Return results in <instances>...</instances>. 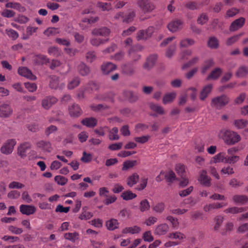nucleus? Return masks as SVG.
Instances as JSON below:
<instances>
[{
	"label": "nucleus",
	"instance_id": "680f3d73",
	"mask_svg": "<svg viewBox=\"0 0 248 248\" xmlns=\"http://www.w3.org/2000/svg\"><path fill=\"white\" fill-rule=\"evenodd\" d=\"M105 129H108V127L107 126H101L98 128L94 129L93 132L99 136H104L105 135Z\"/></svg>",
	"mask_w": 248,
	"mask_h": 248
},
{
	"label": "nucleus",
	"instance_id": "c756f323",
	"mask_svg": "<svg viewBox=\"0 0 248 248\" xmlns=\"http://www.w3.org/2000/svg\"><path fill=\"white\" fill-rule=\"evenodd\" d=\"M6 8H13L15 10H18L19 12H24L25 10V8L22 6L18 2H9L5 4Z\"/></svg>",
	"mask_w": 248,
	"mask_h": 248
},
{
	"label": "nucleus",
	"instance_id": "09e8293b",
	"mask_svg": "<svg viewBox=\"0 0 248 248\" xmlns=\"http://www.w3.org/2000/svg\"><path fill=\"white\" fill-rule=\"evenodd\" d=\"M137 164L136 160H128L123 163L122 168L123 170H127L129 169L132 168Z\"/></svg>",
	"mask_w": 248,
	"mask_h": 248
},
{
	"label": "nucleus",
	"instance_id": "4c0bfd02",
	"mask_svg": "<svg viewBox=\"0 0 248 248\" xmlns=\"http://www.w3.org/2000/svg\"><path fill=\"white\" fill-rule=\"evenodd\" d=\"M141 231V228L137 226H134L133 227H126L123 229L122 232L123 233H129L131 234L138 233Z\"/></svg>",
	"mask_w": 248,
	"mask_h": 248
},
{
	"label": "nucleus",
	"instance_id": "4d7b16f0",
	"mask_svg": "<svg viewBox=\"0 0 248 248\" xmlns=\"http://www.w3.org/2000/svg\"><path fill=\"white\" fill-rule=\"evenodd\" d=\"M208 45L209 47L212 48H217L218 46L217 39L215 37H211L208 42Z\"/></svg>",
	"mask_w": 248,
	"mask_h": 248
},
{
	"label": "nucleus",
	"instance_id": "37998d69",
	"mask_svg": "<svg viewBox=\"0 0 248 248\" xmlns=\"http://www.w3.org/2000/svg\"><path fill=\"white\" fill-rule=\"evenodd\" d=\"M248 73V68L245 66L239 67L236 73V76L239 78L245 77Z\"/></svg>",
	"mask_w": 248,
	"mask_h": 248
},
{
	"label": "nucleus",
	"instance_id": "69168bd1",
	"mask_svg": "<svg viewBox=\"0 0 248 248\" xmlns=\"http://www.w3.org/2000/svg\"><path fill=\"white\" fill-rule=\"evenodd\" d=\"M168 237L170 238L178 239L180 240L185 238V235L180 232H175L170 233Z\"/></svg>",
	"mask_w": 248,
	"mask_h": 248
},
{
	"label": "nucleus",
	"instance_id": "a878e982",
	"mask_svg": "<svg viewBox=\"0 0 248 248\" xmlns=\"http://www.w3.org/2000/svg\"><path fill=\"white\" fill-rule=\"evenodd\" d=\"M98 36H95L91 39L90 42L92 45L95 46H98L107 42L109 40L108 38L103 39L99 38Z\"/></svg>",
	"mask_w": 248,
	"mask_h": 248
},
{
	"label": "nucleus",
	"instance_id": "9d476101",
	"mask_svg": "<svg viewBox=\"0 0 248 248\" xmlns=\"http://www.w3.org/2000/svg\"><path fill=\"white\" fill-rule=\"evenodd\" d=\"M183 22L181 20L176 19L169 23L167 27L170 31L174 32L181 30L183 28Z\"/></svg>",
	"mask_w": 248,
	"mask_h": 248
},
{
	"label": "nucleus",
	"instance_id": "bf43d9fd",
	"mask_svg": "<svg viewBox=\"0 0 248 248\" xmlns=\"http://www.w3.org/2000/svg\"><path fill=\"white\" fill-rule=\"evenodd\" d=\"M54 180L58 185L61 186H64L67 182V179L61 175L56 176Z\"/></svg>",
	"mask_w": 248,
	"mask_h": 248
},
{
	"label": "nucleus",
	"instance_id": "bb28decb",
	"mask_svg": "<svg viewBox=\"0 0 248 248\" xmlns=\"http://www.w3.org/2000/svg\"><path fill=\"white\" fill-rule=\"evenodd\" d=\"M227 156L226 153L224 152L218 153L213 157L212 162L215 163L219 162H224L226 163Z\"/></svg>",
	"mask_w": 248,
	"mask_h": 248
},
{
	"label": "nucleus",
	"instance_id": "f03ea898",
	"mask_svg": "<svg viewBox=\"0 0 248 248\" xmlns=\"http://www.w3.org/2000/svg\"><path fill=\"white\" fill-rule=\"evenodd\" d=\"M229 101L230 98L227 95L222 94L213 98L212 99L211 105L217 109H220L226 106Z\"/></svg>",
	"mask_w": 248,
	"mask_h": 248
},
{
	"label": "nucleus",
	"instance_id": "4468645a",
	"mask_svg": "<svg viewBox=\"0 0 248 248\" xmlns=\"http://www.w3.org/2000/svg\"><path fill=\"white\" fill-rule=\"evenodd\" d=\"M245 22V19L241 17L233 21L230 26V31H234L242 28Z\"/></svg>",
	"mask_w": 248,
	"mask_h": 248
},
{
	"label": "nucleus",
	"instance_id": "774afa93",
	"mask_svg": "<svg viewBox=\"0 0 248 248\" xmlns=\"http://www.w3.org/2000/svg\"><path fill=\"white\" fill-rule=\"evenodd\" d=\"M16 13L14 11L5 9L1 13V15L5 17L11 18L15 16Z\"/></svg>",
	"mask_w": 248,
	"mask_h": 248
},
{
	"label": "nucleus",
	"instance_id": "e2e57ef3",
	"mask_svg": "<svg viewBox=\"0 0 248 248\" xmlns=\"http://www.w3.org/2000/svg\"><path fill=\"white\" fill-rule=\"evenodd\" d=\"M1 239L5 241H8L10 243H14L15 242L19 241V238L17 236H10V235H4Z\"/></svg>",
	"mask_w": 248,
	"mask_h": 248
},
{
	"label": "nucleus",
	"instance_id": "7ed1b4c3",
	"mask_svg": "<svg viewBox=\"0 0 248 248\" xmlns=\"http://www.w3.org/2000/svg\"><path fill=\"white\" fill-rule=\"evenodd\" d=\"M137 4L144 14L152 12L155 7L154 3L150 0H138Z\"/></svg>",
	"mask_w": 248,
	"mask_h": 248
},
{
	"label": "nucleus",
	"instance_id": "9b49d317",
	"mask_svg": "<svg viewBox=\"0 0 248 248\" xmlns=\"http://www.w3.org/2000/svg\"><path fill=\"white\" fill-rule=\"evenodd\" d=\"M58 101V99L51 96L45 97L42 101V106L45 109H49L52 105L55 104Z\"/></svg>",
	"mask_w": 248,
	"mask_h": 248
},
{
	"label": "nucleus",
	"instance_id": "ddd939ff",
	"mask_svg": "<svg viewBox=\"0 0 248 248\" xmlns=\"http://www.w3.org/2000/svg\"><path fill=\"white\" fill-rule=\"evenodd\" d=\"M18 73L20 76L25 77L31 80H35L36 77L31 71L26 67H20L18 69Z\"/></svg>",
	"mask_w": 248,
	"mask_h": 248
},
{
	"label": "nucleus",
	"instance_id": "2eb2a0df",
	"mask_svg": "<svg viewBox=\"0 0 248 248\" xmlns=\"http://www.w3.org/2000/svg\"><path fill=\"white\" fill-rule=\"evenodd\" d=\"M50 78L49 85L51 89H57L59 88L62 90L64 87L65 84L64 83H62L59 84V79L58 77L52 76L50 77Z\"/></svg>",
	"mask_w": 248,
	"mask_h": 248
},
{
	"label": "nucleus",
	"instance_id": "5701e85b",
	"mask_svg": "<svg viewBox=\"0 0 248 248\" xmlns=\"http://www.w3.org/2000/svg\"><path fill=\"white\" fill-rule=\"evenodd\" d=\"M227 204V203H224L223 202L213 203L205 205L203 207V210L205 212H209L213 209L221 208L223 206H226Z\"/></svg>",
	"mask_w": 248,
	"mask_h": 248
},
{
	"label": "nucleus",
	"instance_id": "423d86ee",
	"mask_svg": "<svg viewBox=\"0 0 248 248\" xmlns=\"http://www.w3.org/2000/svg\"><path fill=\"white\" fill-rule=\"evenodd\" d=\"M156 60V55L153 54L149 56L143 64V68L146 71H149L154 67Z\"/></svg>",
	"mask_w": 248,
	"mask_h": 248
},
{
	"label": "nucleus",
	"instance_id": "a18cd8bd",
	"mask_svg": "<svg viewBox=\"0 0 248 248\" xmlns=\"http://www.w3.org/2000/svg\"><path fill=\"white\" fill-rule=\"evenodd\" d=\"M97 6L103 11H108L111 9V4L110 3L98 2Z\"/></svg>",
	"mask_w": 248,
	"mask_h": 248
},
{
	"label": "nucleus",
	"instance_id": "0e129e2a",
	"mask_svg": "<svg viewBox=\"0 0 248 248\" xmlns=\"http://www.w3.org/2000/svg\"><path fill=\"white\" fill-rule=\"evenodd\" d=\"M149 38L145 30H140L137 33V39L138 41L146 40Z\"/></svg>",
	"mask_w": 248,
	"mask_h": 248
},
{
	"label": "nucleus",
	"instance_id": "8fccbe9b",
	"mask_svg": "<svg viewBox=\"0 0 248 248\" xmlns=\"http://www.w3.org/2000/svg\"><path fill=\"white\" fill-rule=\"evenodd\" d=\"M150 107L153 111L159 114H163L164 113L163 108L160 106L152 103L150 104Z\"/></svg>",
	"mask_w": 248,
	"mask_h": 248
},
{
	"label": "nucleus",
	"instance_id": "f257e3e1",
	"mask_svg": "<svg viewBox=\"0 0 248 248\" xmlns=\"http://www.w3.org/2000/svg\"><path fill=\"white\" fill-rule=\"evenodd\" d=\"M219 136L228 144H234L241 140L240 136L236 132L230 131H221Z\"/></svg>",
	"mask_w": 248,
	"mask_h": 248
},
{
	"label": "nucleus",
	"instance_id": "a211bd4d",
	"mask_svg": "<svg viewBox=\"0 0 248 248\" xmlns=\"http://www.w3.org/2000/svg\"><path fill=\"white\" fill-rule=\"evenodd\" d=\"M116 65L110 62H104L101 65V70L104 74H108L116 69Z\"/></svg>",
	"mask_w": 248,
	"mask_h": 248
},
{
	"label": "nucleus",
	"instance_id": "412c9836",
	"mask_svg": "<svg viewBox=\"0 0 248 248\" xmlns=\"http://www.w3.org/2000/svg\"><path fill=\"white\" fill-rule=\"evenodd\" d=\"M33 61L38 65H42L49 62V60L47 57L44 55H37L33 57Z\"/></svg>",
	"mask_w": 248,
	"mask_h": 248
},
{
	"label": "nucleus",
	"instance_id": "72a5a7b5",
	"mask_svg": "<svg viewBox=\"0 0 248 248\" xmlns=\"http://www.w3.org/2000/svg\"><path fill=\"white\" fill-rule=\"evenodd\" d=\"M214 64L213 60L210 59L204 61L202 68V73L204 74Z\"/></svg>",
	"mask_w": 248,
	"mask_h": 248
},
{
	"label": "nucleus",
	"instance_id": "a19ab883",
	"mask_svg": "<svg viewBox=\"0 0 248 248\" xmlns=\"http://www.w3.org/2000/svg\"><path fill=\"white\" fill-rule=\"evenodd\" d=\"M195 43V41L193 39L185 38L182 39L180 43L181 47H187L192 46Z\"/></svg>",
	"mask_w": 248,
	"mask_h": 248
},
{
	"label": "nucleus",
	"instance_id": "6ab92c4d",
	"mask_svg": "<svg viewBox=\"0 0 248 248\" xmlns=\"http://www.w3.org/2000/svg\"><path fill=\"white\" fill-rule=\"evenodd\" d=\"M81 124L88 127L93 128L97 124V120L93 117L85 118L81 122Z\"/></svg>",
	"mask_w": 248,
	"mask_h": 248
},
{
	"label": "nucleus",
	"instance_id": "13d9d810",
	"mask_svg": "<svg viewBox=\"0 0 248 248\" xmlns=\"http://www.w3.org/2000/svg\"><path fill=\"white\" fill-rule=\"evenodd\" d=\"M165 177L167 182L171 183L175 180L176 175L173 171L170 170L165 174Z\"/></svg>",
	"mask_w": 248,
	"mask_h": 248
},
{
	"label": "nucleus",
	"instance_id": "b1692460",
	"mask_svg": "<svg viewBox=\"0 0 248 248\" xmlns=\"http://www.w3.org/2000/svg\"><path fill=\"white\" fill-rule=\"evenodd\" d=\"M169 229V226L167 224H161L156 227L155 233L158 235H164L168 232Z\"/></svg>",
	"mask_w": 248,
	"mask_h": 248
},
{
	"label": "nucleus",
	"instance_id": "ea45409f",
	"mask_svg": "<svg viewBox=\"0 0 248 248\" xmlns=\"http://www.w3.org/2000/svg\"><path fill=\"white\" fill-rule=\"evenodd\" d=\"M176 97V93L174 92L166 94L163 98V103L167 104L171 102Z\"/></svg>",
	"mask_w": 248,
	"mask_h": 248
},
{
	"label": "nucleus",
	"instance_id": "f704fd0d",
	"mask_svg": "<svg viewBox=\"0 0 248 248\" xmlns=\"http://www.w3.org/2000/svg\"><path fill=\"white\" fill-rule=\"evenodd\" d=\"M106 226L108 230L113 231L118 228L119 222L117 219L112 218L106 222Z\"/></svg>",
	"mask_w": 248,
	"mask_h": 248
},
{
	"label": "nucleus",
	"instance_id": "2f4dec72",
	"mask_svg": "<svg viewBox=\"0 0 248 248\" xmlns=\"http://www.w3.org/2000/svg\"><path fill=\"white\" fill-rule=\"evenodd\" d=\"M118 128L116 127H113L108 131V138L110 140H118L120 137L118 135Z\"/></svg>",
	"mask_w": 248,
	"mask_h": 248
},
{
	"label": "nucleus",
	"instance_id": "3c124183",
	"mask_svg": "<svg viewBox=\"0 0 248 248\" xmlns=\"http://www.w3.org/2000/svg\"><path fill=\"white\" fill-rule=\"evenodd\" d=\"M175 170L177 173L180 176L186 175V172L185 171V166L184 165L178 164L176 165L175 167Z\"/></svg>",
	"mask_w": 248,
	"mask_h": 248
},
{
	"label": "nucleus",
	"instance_id": "603ef678",
	"mask_svg": "<svg viewBox=\"0 0 248 248\" xmlns=\"http://www.w3.org/2000/svg\"><path fill=\"white\" fill-rule=\"evenodd\" d=\"M5 32L9 37L13 40H16L18 37L17 32L12 29H7Z\"/></svg>",
	"mask_w": 248,
	"mask_h": 248
},
{
	"label": "nucleus",
	"instance_id": "aec40b11",
	"mask_svg": "<svg viewBox=\"0 0 248 248\" xmlns=\"http://www.w3.org/2000/svg\"><path fill=\"white\" fill-rule=\"evenodd\" d=\"M78 73L82 76H86L90 72V67L83 62H80L77 66Z\"/></svg>",
	"mask_w": 248,
	"mask_h": 248
},
{
	"label": "nucleus",
	"instance_id": "c03bdc74",
	"mask_svg": "<svg viewBox=\"0 0 248 248\" xmlns=\"http://www.w3.org/2000/svg\"><path fill=\"white\" fill-rule=\"evenodd\" d=\"M122 72L127 75H132L135 73V69L133 67L125 64L122 66Z\"/></svg>",
	"mask_w": 248,
	"mask_h": 248
},
{
	"label": "nucleus",
	"instance_id": "393cba45",
	"mask_svg": "<svg viewBox=\"0 0 248 248\" xmlns=\"http://www.w3.org/2000/svg\"><path fill=\"white\" fill-rule=\"evenodd\" d=\"M232 200L237 204L243 205L248 202V197L245 195H235L232 197Z\"/></svg>",
	"mask_w": 248,
	"mask_h": 248
},
{
	"label": "nucleus",
	"instance_id": "864d4df0",
	"mask_svg": "<svg viewBox=\"0 0 248 248\" xmlns=\"http://www.w3.org/2000/svg\"><path fill=\"white\" fill-rule=\"evenodd\" d=\"M239 12V10L236 8H232L226 11L225 17L227 18L232 17L237 14Z\"/></svg>",
	"mask_w": 248,
	"mask_h": 248
},
{
	"label": "nucleus",
	"instance_id": "39448f33",
	"mask_svg": "<svg viewBox=\"0 0 248 248\" xmlns=\"http://www.w3.org/2000/svg\"><path fill=\"white\" fill-rule=\"evenodd\" d=\"M16 141L14 139L7 140L0 148L1 152L5 155H9L12 153L14 146L16 144Z\"/></svg>",
	"mask_w": 248,
	"mask_h": 248
},
{
	"label": "nucleus",
	"instance_id": "338daca9",
	"mask_svg": "<svg viewBox=\"0 0 248 248\" xmlns=\"http://www.w3.org/2000/svg\"><path fill=\"white\" fill-rule=\"evenodd\" d=\"M150 138V136L146 135V136H143L141 137H135L134 138V140L137 142L143 144V143H145L146 142H147Z\"/></svg>",
	"mask_w": 248,
	"mask_h": 248
},
{
	"label": "nucleus",
	"instance_id": "f3484780",
	"mask_svg": "<svg viewBox=\"0 0 248 248\" xmlns=\"http://www.w3.org/2000/svg\"><path fill=\"white\" fill-rule=\"evenodd\" d=\"M31 148V144L29 142H27L21 144L18 148V155L22 158L25 157Z\"/></svg>",
	"mask_w": 248,
	"mask_h": 248
},
{
	"label": "nucleus",
	"instance_id": "58836bf2",
	"mask_svg": "<svg viewBox=\"0 0 248 248\" xmlns=\"http://www.w3.org/2000/svg\"><path fill=\"white\" fill-rule=\"evenodd\" d=\"M233 124L238 129H243L248 124V121L244 119H238L234 121Z\"/></svg>",
	"mask_w": 248,
	"mask_h": 248
},
{
	"label": "nucleus",
	"instance_id": "0eeeda50",
	"mask_svg": "<svg viewBox=\"0 0 248 248\" xmlns=\"http://www.w3.org/2000/svg\"><path fill=\"white\" fill-rule=\"evenodd\" d=\"M206 170H202L199 172L198 181L204 186L209 187L211 186V178L207 175Z\"/></svg>",
	"mask_w": 248,
	"mask_h": 248
},
{
	"label": "nucleus",
	"instance_id": "79ce46f5",
	"mask_svg": "<svg viewBox=\"0 0 248 248\" xmlns=\"http://www.w3.org/2000/svg\"><path fill=\"white\" fill-rule=\"evenodd\" d=\"M80 79L78 77H76L70 81L67 84V88L69 90H72L78 86L80 83Z\"/></svg>",
	"mask_w": 248,
	"mask_h": 248
},
{
	"label": "nucleus",
	"instance_id": "20e7f679",
	"mask_svg": "<svg viewBox=\"0 0 248 248\" xmlns=\"http://www.w3.org/2000/svg\"><path fill=\"white\" fill-rule=\"evenodd\" d=\"M13 113V109L11 104L8 102H3L0 104V117L8 118L11 117Z\"/></svg>",
	"mask_w": 248,
	"mask_h": 248
},
{
	"label": "nucleus",
	"instance_id": "6e6d98bb",
	"mask_svg": "<svg viewBox=\"0 0 248 248\" xmlns=\"http://www.w3.org/2000/svg\"><path fill=\"white\" fill-rule=\"evenodd\" d=\"M199 60V57H194L191 60H190L189 62H188L187 63H185L182 68L183 69H186L188 67L194 65V64L196 63Z\"/></svg>",
	"mask_w": 248,
	"mask_h": 248
},
{
	"label": "nucleus",
	"instance_id": "e433bc0d",
	"mask_svg": "<svg viewBox=\"0 0 248 248\" xmlns=\"http://www.w3.org/2000/svg\"><path fill=\"white\" fill-rule=\"evenodd\" d=\"M121 197L125 201L131 200L137 197V195L130 190L124 191L121 194Z\"/></svg>",
	"mask_w": 248,
	"mask_h": 248
},
{
	"label": "nucleus",
	"instance_id": "dca6fc26",
	"mask_svg": "<svg viewBox=\"0 0 248 248\" xmlns=\"http://www.w3.org/2000/svg\"><path fill=\"white\" fill-rule=\"evenodd\" d=\"M19 210L22 214L29 216L35 212L36 208L31 205L21 204L20 205Z\"/></svg>",
	"mask_w": 248,
	"mask_h": 248
},
{
	"label": "nucleus",
	"instance_id": "c85d7f7f",
	"mask_svg": "<svg viewBox=\"0 0 248 248\" xmlns=\"http://www.w3.org/2000/svg\"><path fill=\"white\" fill-rule=\"evenodd\" d=\"M136 46H132L128 51V54L133 62H137L141 58V55L136 52Z\"/></svg>",
	"mask_w": 248,
	"mask_h": 248
},
{
	"label": "nucleus",
	"instance_id": "cd10ccee",
	"mask_svg": "<svg viewBox=\"0 0 248 248\" xmlns=\"http://www.w3.org/2000/svg\"><path fill=\"white\" fill-rule=\"evenodd\" d=\"M140 179L139 175L136 173H133L131 175L129 176L126 181L127 185L129 187L133 186L134 185L136 184L139 181Z\"/></svg>",
	"mask_w": 248,
	"mask_h": 248
},
{
	"label": "nucleus",
	"instance_id": "c9c22d12",
	"mask_svg": "<svg viewBox=\"0 0 248 248\" xmlns=\"http://www.w3.org/2000/svg\"><path fill=\"white\" fill-rule=\"evenodd\" d=\"M79 233L77 232H67L64 234V238L72 242H75L79 239Z\"/></svg>",
	"mask_w": 248,
	"mask_h": 248
},
{
	"label": "nucleus",
	"instance_id": "7c9ffc66",
	"mask_svg": "<svg viewBox=\"0 0 248 248\" xmlns=\"http://www.w3.org/2000/svg\"><path fill=\"white\" fill-rule=\"evenodd\" d=\"M221 73V69L220 68H216L207 76L206 80L217 79L219 78Z\"/></svg>",
	"mask_w": 248,
	"mask_h": 248
},
{
	"label": "nucleus",
	"instance_id": "473e14b6",
	"mask_svg": "<svg viewBox=\"0 0 248 248\" xmlns=\"http://www.w3.org/2000/svg\"><path fill=\"white\" fill-rule=\"evenodd\" d=\"M248 208L247 207H232L231 208H228L225 209L224 212L225 213H231V214H237L242 213L244 211H247Z\"/></svg>",
	"mask_w": 248,
	"mask_h": 248
},
{
	"label": "nucleus",
	"instance_id": "49530a36",
	"mask_svg": "<svg viewBox=\"0 0 248 248\" xmlns=\"http://www.w3.org/2000/svg\"><path fill=\"white\" fill-rule=\"evenodd\" d=\"M48 53L53 56L58 57L61 55V50L56 46H50L48 48Z\"/></svg>",
	"mask_w": 248,
	"mask_h": 248
},
{
	"label": "nucleus",
	"instance_id": "052dcab7",
	"mask_svg": "<svg viewBox=\"0 0 248 248\" xmlns=\"http://www.w3.org/2000/svg\"><path fill=\"white\" fill-rule=\"evenodd\" d=\"M243 33H240L237 35H234L229 38L226 41V44L228 46H231L233 43H235L239 40V38L241 36Z\"/></svg>",
	"mask_w": 248,
	"mask_h": 248
},
{
	"label": "nucleus",
	"instance_id": "4be33fe9",
	"mask_svg": "<svg viewBox=\"0 0 248 248\" xmlns=\"http://www.w3.org/2000/svg\"><path fill=\"white\" fill-rule=\"evenodd\" d=\"M213 88L212 84H209L205 86L201 91L200 94V99L203 101L208 96Z\"/></svg>",
	"mask_w": 248,
	"mask_h": 248
},
{
	"label": "nucleus",
	"instance_id": "de8ad7c7",
	"mask_svg": "<svg viewBox=\"0 0 248 248\" xmlns=\"http://www.w3.org/2000/svg\"><path fill=\"white\" fill-rule=\"evenodd\" d=\"M150 205L149 202L146 199L141 201L140 204L139 209L141 212H144L148 210L150 208Z\"/></svg>",
	"mask_w": 248,
	"mask_h": 248
},
{
	"label": "nucleus",
	"instance_id": "6e6552de",
	"mask_svg": "<svg viewBox=\"0 0 248 248\" xmlns=\"http://www.w3.org/2000/svg\"><path fill=\"white\" fill-rule=\"evenodd\" d=\"M92 33L94 36H100L104 37L103 39L108 38L110 33V30L107 27H101L93 29Z\"/></svg>",
	"mask_w": 248,
	"mask_h": 248
},
{
	"label": "nucleus",
	"instance_id": "1a4fd4ad",
	"mask_svg": "<svg viewBox=\"0 0 248 248\" xmlns=\"http://www.w3.org/2000/svg\"><path fill=\"white\" fill-rule=\"evenodd\" d=\"M36 145L37 148L43 152L50 153L53 150L51 143L49 141L41 140L38 141Z\"/></svg>",
	"mask_w": 248,
	"mask_h": 248
},
{
	"label": "nucleus",
	"instance_id": "5fc2aeb1",
	"mask_svg": "<svg viewBox=\"0 0 248 248\" xmlns=\"http://www.w3.org/2000/svg\"><path fill=\"white\" fill-rule=\"evenodd\" d=\"M92 110L95 112H97L101 111L102 110L108 109V107L107 105H103V104H98V105H94L93 104L91 105L90 106Z\"/></svg>",
	"mask_w": 248,
	"mask_h": 248
},
{
	"label": "nucleus",
	"instance_id": "f8f14e48",
	"mask_svg": "<svg viewBox=\"0 0 248 248\" xmlns=\"http://www.w3.org/2000/svg\"><path fill=\"white\" fill-rule=\"evenodd\" d=\"M68 112L72 117L77 118L79 117L82 113V110L79 106L77 104H73L69 107Z\"/></svg>",
	"mask_w": 248,
	"mask_h": 248
}]
</instances>
